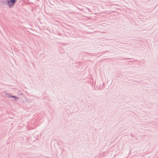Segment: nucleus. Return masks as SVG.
Wrapping results in <instances>:
<instances>
[{
    "label": "nucleus",
    "mask_w": 158,
    "mask_h": 158,
    "mask_svg": "<svg viewBox=\"0 0 158 158\" xmlns=\"http://www.w3.org/2000/svg\"><path fill=\"white\" fill-rule=\"evenodd\" d=\"M12 97H14V98H15V97H14V96H12Z\"/></svg>",
    "instance_id": "f03ea898"
},
{
    "label": "nucleus",
    "mask_w": 158,
    "mask_h": 158,
    "mask_svg": "<svg viewBox=\"0 0 158 158\" xmlns=\"http://www.w3.org/2000/svg\"><path fill=\"white\" fill-rule=\"evenodd\" d=\"M16 0H10L8 2V4L11 7L13 6L15 3Z\"/></svg>",
    "instance_id": "f257e3e1"
}]
</instances>
